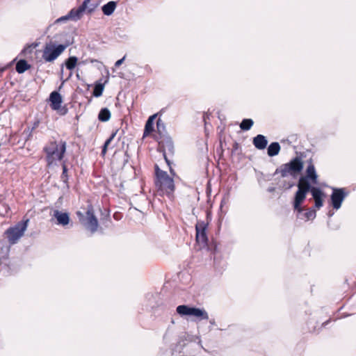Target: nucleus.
Instances as JSON below:
<instances>
[{
    "label": "nucleus",
    "instance_id": "9",
    "mask_svg": "<svg viewBox=\"0 0 356 356\" xmlns=\"http://www.w3.org/2000/svg\"><path fill=\"white\" fill-rule=\"evenodd\" d=\"M177 312L181 316H194L200 319L208 320L209 315L205 310L195 307H190L187 305H179L177 307Z\"/></svg>",
    "mask_w": 356,
    "mask_h": 356
},
{
    "label": "nucleus",
    "instance_id": "11",
    "mask_svg": "<svg viewBox=\"0 0 356 356\" xmlns=\"http://www.w3.org/2000/svg\"><path fill=\"white\" fill-rule=\"evenodd\" d=\"M63 98L61 95L56 91H54L50 94L49 102L51 108L60 115H65L66 110L64 107L61 106Z\"/></svg>",
    "mask_w": 356,
    "mask_h": 356
},
{
    "label": "nucleus",
    "instance_id": "39",
    "mask_svg": "<svg viewBox=\"0 0 356 356\" xmlns=\"http://www.w3.org/2000/svg\"><path fill=\"white\" fill-rule=\"evenodd\" d=\"M268 191H270V192H273V191H275V188H270Z\"/></svg>",
    "mask_w": 356,
    "mask_h": 356
},
{
    "label": "nucleus",
    "instance_id": "19",
    "mask_svg": "<svg viewBox=\"0 0 356 356\" xmlns=\"http://www.w3.org/2000/svg\"><path fill=\"white\" fill-rule=\"evenodd\" d=\"M118 129H115V130L113 131V132L111 134V136H109V138L105 141V143L102 147V153H101L102 156H104L106 154L109 145H111V142L113 141V140L116 136V134H118Z\"/></svg>",
    "mask_w": 356,
    "mask_h": 356
},
{
    "label": "nucleus",
    "instance_id": "16",
    "mask_svg": "<svg viewBox=\"0 0 356 356\" xmlns=\"http://www.w3.org/2000/svg\"><path fill=\"white\" fill-rule=\"evenodd\" d=\"M157 115H158V113L154 114V115L149 116V118L147 119V120L145 123V129H144V131H143V138H146L147 136H149L154 131V121Z\"/></svg>",
    "mask_w": 356,
    "mask_h": 356
},
{
    "label": "nucleus",
    "instance_id": "6",
    "mask_svg": "<svg viewBox=\"0 0 356 356\" xmlns=\"http://www.w3.org/2000/svg\"><path fill=\"white\" fill-rule=\"evenodd\" d=\"M155 140L158 143L157 150L163 153L164 159L168 164L170 165V160L168 158L167 154L172 155L174 154V145L171 138L169 136L155 137Z\"/></svg>",
    "mask_w": 356,
    "mask_h": 356
},
{
    "label": "nucleus",
    "instance_id": "27",
    "mask_svg": "<svg viewBox=\"0 0 356 356\" xmlns=\"http://www.w3.org/2000/svg\"><path fill=\"white\" fill-rule=\"evenodd\" d=\"M77 61H78V59L76 57H75V56L69 57L68 61H67L68 70H73L76 67V65L77 64Z\"/></svg>",
    "mask_w": 356,
    "mask_h": 356
},
{
    "label": "nucleus",
    "instance_id": "3",
    "mask_svg": "<svg viewBox=\"0 0 356 356\" xmlns=\"http://www.w3.org/2000/svg\"><path fill=\"white\" fill-rule=\"evenodd\" d=\"M76 214L79 216L80 222L86 229L89 230L92 234L98 230L99 222L95 215L94 207L90 202H88L85 214L81 211H77Z\"/></svg>",
    "mask_w": 356,
    "mask_h": 356
},
{
    "label": "nucleus",
    "instance_id": "36",
    "mask_svg": "<svg viewBox=\"0 0 356 356\" xmlns=\"http://www.w3.org/2000/svg\"><path fill=\"white\" fill-rule=\"evenodd\" d=\"M62 165H63V175H65L67 172V167L65 165V162H63Z\"/></svg>",
    "mask_w": 356,
    "mask_h": 356
},
{
    "label": "nucleus",
    "instance_id": "4",
    "mask_svg": "<svg viewBox=\"0 0 356 356\" xmlns=\"http://www.w3.org/2000/svg\"><path fill=\"white\" fill-rule=\"evenodd\" d=\"M303 169V162L300 157L296 156L290 162L282 164L275 171L276 174H280L282 177L291 175L296 177Z\"/></svg>",
    "mask_w": 356,
    "mask_h": 356
},
{
    "label": "nucleus",
    "instance_id": "40",
    "mask_svg": "<svg viewBox=\"0 0 356 356\" xmlns=\"http://www.w3.org/2000/svg\"><path fill=\"white\" fill-rule=\"evenodd\" d=\"M64 65L67 66V60L65 61Z\"/></svg>",
    "mask_w": 356,
    "mask_h": 356
},
{
    "label": "nucleus",
    "instance_id": "38",
    "mask_svg": "<svg viewBox=\"0 0 356 356\" xmlns=\"http://www.w3.org/2000/svg\"><path fill=\"white\" fill-rule=\"evenodd\" d=\"M113 217H114L115 219L118 220V213H114Z\"/></svg>",
    "mask_w": 356,
    "mask_h": 356
},
{
    "label": "nucleus",
    "instance_id": "30",
    "mask_svg": "<svg viewBox=\"0 0 356 356\" xmlns=\"http://www.w3.org/2000/svg\"><path fill=\"white\" fill-rule=\"evenodd\" d=\"M97 3H91V4H90V3H89L87 4V8H86V11L88 13L90 14V13H92V12L95 11V10L97 8Z\"/></svg>",
    "mask_w": 356,
    "mask_h": 356
},
{
    "label": "nucleus",
    "instance_id": "25",
    "mask_svg": "<svg viewBox=\"0 0 356 356\" xmlns=\"http://www.w3.org/2000/svg\"><path fill=\"white\" fill-rule=\"evenodd\" d=\"M104 86L102 83H97L95 86L92 95L96 97H100L102 95Z\"/></svg>",
    "mask_w": 356,
    "mask_h": 356
},
{
    "label": "nucleus",
    "instance_id": "20",
    "mask_svg": "<svg viewBox=\"0 0 356 356\" xmlns=\"http://www.w3.org/2000/svg\"><path fill=\"white\" fill-rule=\"evenodd\" d=\"M117 3L115 1H109L102 7V12L106 15H111L115 10Z\"/></svg>",
    "mask_w": 356,
    "mask_h": 356
},
{
    "label": "nucleus",
    "instance_id": "29",
    "mask_svg": "<svg viewBox=\"0 0 356 356\" xmlns=\"http://www.w3.org/2000/svg\"><path fill=\"white\" fill-rule=\"evenodd\" d=\"M316 211L314 209H309L305 212V216L307 220L314 219L316 217Z\"/></svg>",
    "mask_w": 356,
    "mask_h": 356
},
{
    "label": "nucleus",
    "instance_id": "24",
    "mask_svg": "<svg viewBox=\"0 0 356 356\" xmlns=\"http://www.w3.org/2000/svg\"><path fill=\"white\" fill-rule=\"evenodd\" d=\"M254 124L252 119H243L240 124V128L243 131L250 130Z\"/></svg>",
    "mask_w": 356,
    "mask_h": 356
},
{
    "label": "nucleus",
    "instance_id": "5",
    "mask_svg": "<svg viewBox=\"0 0 356 356\" xmlns=\"http://www.w3.org/2000/svg\"><path fill=\"white\" fill-rule=\"evenodd\" d=\"M65 49V46L63 44L56 45L50 42L45 45L43 51H38V54H41V59L46 62H51L57 58Z\"/></svg>",
    "mask_w": 356,
    "mask_h": 356
},
{
    "label": "nucleus",
    "instance_id": "21",
    "mask_svg": "<svg viewBox=\"0 0 356 356\" xmlns=\"http://www.w3.org/2000/svg\"><path fill=\"white\" fill-rule=\"evenodd\" d=\"M280 145L278 143L274 142L270 144L268 147V154L269 156H274L279 154Z\"/></svg>",
    "mask_w": 356,
    "mask_h": 356
},
{
    "label": "nucleus",
    "instance_id": "23",
    "mask_svg": "<svg viewBox=\"0 0 356 356\" xmlns=\"http://www.w3.org/2000/svg\"><path fill=\"white\" fill-rule=\"evenodd\" d=\"M30 67L26 60H20L16 64V70L18 73H23Z\"/></svg>",
    "mask_w": 356,
    "mask_h": 356
},
{
    "label": "nucleus",
    "instance_id": "10",
    "mask_svg": "<svg viewBox=\"0 0 356 356\" xmlns=\"http://www.w3.org/2000/svg\"><path fill=\"white\" fill-rule=\"evenodd\" d=\"M208 223L204 221H197L195 225V238L197 243L204 247L208 245V237L207 234Z\"/></svg>",
    "mask_w": 356,
    "mask_h": 356
},
{
    "label": "nucleus",
    "instance_id": "26",
    "mask_svg": "<svg viewBox=\"0 0 356 356\" xmlns=\"http://www.w3.org/2000/svg\"><path fill=\"white\" fill-rule=\"evenodd\" d=\"M63 197H60L57 202L55 203L54 208L51 210L66 211L63 207Z\"/></svg>",
    "mask_w": 356,
    "mask_h": 356
},
{
    "label": "nucleus",
    "instance_id": "33",
    "mask_svg": "<svg viewBox=\"0 0 356 356\" xmlns=\"http://www.w3.org/2000/svg\"><path fill=\"white\" fill-rule=\"evenodd\" d=\"M144 69L145 70V71L147 72H148L149 74H151L152 73V67L149 65H146L145 67H144Z\"/></svg>",
    "mask_w": 356,
    "mask_h": 356
},
{
    "label": "nucleus",
    "instance_id": "34",
    "mask_svg": "<svg viewBox=\"0 0 356 356\" xmlns=\"http://www.w3.org/2000/svg\"><path fill=\"white\" fill-rule=\"evenodd\" d=\"M169 166V170H170V174L172 175V176H175L176 174H175V172L174 170V169L171 167V162L170 161V165Z\"/></svg>",
    "mask_w": 356,
    "mask_h": 356
},
{
    "label": "nucleus",
    "instance_id": "2",
    "mask_svg": "<svg viewBox=\"0 0 356 356\" xmlns=\"http://www.w3.org/2000/svg\"><path fill=\"white\" fill-rule=\"evenodd\" d=\"M154 169L156 176L154 182L158 191L162 195L170 197L175 189L173 179L165 171L161 170L157 165H155Z\"/></svg>",
    "mask_w": 356,
    "mask_h": 356
},
{
    "label": "nucleus",
    "instance_id": "12",
    "mask_svg": "<svg viewBox=\"0 0 356 356\" xmlns=\"http://www.w3.org/2000/svg\"><path fill=\"white\" fill-rule=\"evenodd\" d=\"M347 195L345 188H333L331 195V202L334 209H339L342 204V202Z\"/></svg>",
    "mask_w": 356,
    "mask_h": 356
},
{
    "label": "nucleus",
    "instance_id": "17",
    "mask_svg": "<svg viewBox=\"0 0 356 356\" xmlns=\"http://www.w3.org/2000/svg\"><path fill=\"white\" fill-rule=\"evenodd\" d=\"M252 143L257 149H264L267 146L268 140L264 136L259 134L253 138Z\"/></svg>",
    "mask_w": 356,
    "mask_h": 356
},
{
    "label": "nucleus",
    "instance_id": "22",
    "mask_svg": "<svg viewBox=\"0 0 356 356\" xmlns=\"http://www.w3.org/2000/svg\"><path fill=\"white\" fill-rule=\"evenodd\" d=\"M111 114L107 108H103L98 114V120L100 122H107L111 119Z\"/></svg>",
    "mask_w": 356,
    "mask_h": 356
},
{
    "label": "nucleus",
    "instance_id": "28",
    "mask_svg": "<svg viewBox=\"0 0 356 356\" xmlns=\"http://www.w3.org/2000/svg\"><path fill=\"white\" fill-rule=\"evenodd\" d=\"M241 152V148L238 143L234 142L232 145V154H239Z\"/></svg>",
    "mask_w": 356,
    "mask_h": 356
},
{
    "label": "nucleus",
    "instance_id": "15",
    "mask_svg": "<svg viewBox=\"0 0 356 356\" xmlns=\"http://www.w3.org/2000/svg\"><path fill=\"white\" fill-rule=\"evenodd\" d=\"M50 215L52 217L51 220H54V219L56 220V224L62 225L64 226L67 225V212H66V211H58V210H51Z\"/></svg>",
    "mask_w": 356,
    "mask_h": 356
},
{
    "label": "nucleus",
    "instance_id": "1",
    "mask_svg": "<svg viewBox=\"0 0 356 356\" xmlns=\"http://www.w3.org/2000/svg\"><path fill=\"white\" fill-rule=\"evenodd\" d=\"M311 183L313 184H318V175L312 159H310L307 167L306 175L301 177L298 183V191L294 197L293 209L298 213L302 211L301 204L306 198L307 193L309 192V187L311 186Z\"/></svg>",
    "mask_w": 356,
    "mask_h": 356
},
{
    "label": "nucleus",
    "instance_id": "35",
    "mask_svg": "<svg viewBox=\"0 0 356 356\" xmlns=\"http://www.w3.org/2000/svg\"><path fill=\"white\" fill-rule=\"evenodd\" d=\"M65 20H67V16H63V17L58 18V19H56V23H58L60 22H63Z\"/></svg>",
    "mask_w": 356,
    "mask_h": 356
},
{
    "label": "nucleus",
    "instance_id": "18",
    "mask_svg": "<svg viewBox=\"0 0 356 356\" xmlns=\"http://www.w3.org/2000/svg\"><path fill=\"white\" fill-rule=\"evenodd\" d=\"M156 136H159V137L167 136L165 126L161 118H159L156 121V131L154 134H152V138L155 140Z\"/></svg>",
    "mask_w": 356,
    "mask_h": 356
},
{
    "label": "nucleus",
    "instance_id": "37",
    "mask_svg": "<svg viewBox=\"0 0 356 356\" xmlns=\"http://www.w3.org/2000/svg\"><path fill=\"white\" fill-rule=\"evenodd\" d=\"M113 217H114L115 219L118 220V213H114Z\"/></svg>",
    "mask_w": 356,
    "mask_h": 356
},
{
    "label": "nucleus",
    "instance_id": "8",
    "mask_svg": "<svg viewBox=\"0 0 356 356\" xmlns=\"http://www.w3.org/2000/svg\"><path fill=\"white\" fill-rule=\"evenodd\" d=\"M45 150L48 164L51 165L56 161H60L65 151V145L64 143L58 147L56 143H51Z\"/></svg>",
    "mask_w": 356,
    "mask_h": 356
},
{
    "label": "nucleus",
    "instance_id": "32",
    "mask_svg": "<svg viewBox=\"0 0 356 356\" xmlns=\"http://www.w3.org/2000/svg\"><path fill=\"white\" fill-rule=\"evenodd\" d=\"M124 59H125V56L122 58L117 60L115 63V67H119L123 63Z\"/></svg>",
    "mask_w": 356,
    "mask_h": 356
},
{
    "label": "nucleus",
    "instance_id": "14",
    "mask_svg": "<svg viewBox=\"0 0 356 356\" xmlns=\"http://www.w3.org/2000/svg\"><path fill=\"white\" fill-rule=\"evenodd\" d=\"M90 1L91 0H84L79 7L72 9L68 13V19H72L74 21L80 19L86 10L87 4L89 3Z\"/></svg>",
    "mask_w": 356,
    "mask_h": 356
},
{
    "label": "nucleus",
    "instance_id": "31",
    "mask_svg": "<svg viewBox=\"0 0 356 356\" xmlns=\"http://www.w3.org/2000/svg\"><path fill=\"white\" fill-rule=\"evenodd\" d=\"M37 46V44H31V45H29L27 46L26 48H24V51H23V53L26 55L28 54H31L32 50L35 48Z\"/></svg>",
    "mask_w": 356,
    "mask_h": 356
},
{
    "label": "nucleus",
    "instance_id": "13",
    "mask_svg": "<svg viewBox=\"0 0 356 356\" xmlns=\"http://www.w3.org/2000/svg\"><path fill=\"white\" fill-rule=\"evenodd\" d=\"M309 192L311 193L314 200L315 207L320 209L323 206V199L325 197V194L321 188L315 186H310Z\"/></svg>",
    "mask_w": 356,
    "mask_h": 356
},
{
    "label": "nucleus",
    "instance_id": "7",
    "mask_svg": "<svg viewBox=\"0 0 356 356\" xmlns=\"http://www.w3.org/2000/svg\"><path fill=\"white\" fill-rule=\"evenodd\" d=\"M28 222L29 220H26L24 222H19L15 227L9 228L6 231V234L10 244L16 243L24 235L27 228Z\"/></svg>",
    "mask_w": 356,
    "mask_h": 356
}]
</instances>
